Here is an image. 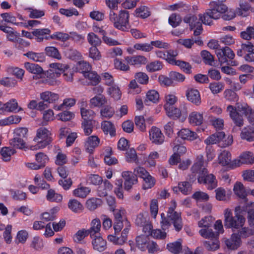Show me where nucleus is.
Returning <instances> with one entry per match:
<instances>
[{
	"label": "nucleus",
	"mask_w": 254,
	"mask_h": 254,
	"mask_svg": "<svg viewBox=\"0 0 254 254\" xmlns=\"http://www.w3.org/2000/svg\"><path fill=\"white\" fill-rule=\"evenodd\" d=\"M163 68L162 63L159 61H154L146 64V69L148 72H153L161 70Z\"/></svg>",
	"instance_id": "38"
},
{
	"label": "nucleus",
	"mask_w": 254,
	"mask_h": 254,
	"mask_svg": "<svg viewBox=\"0 0 254 254\" xmlns=\"http://www.w3.org/2000/svg\"><path fill=\"white\" fill-rule=\"evenodd\" d=\"M28 129L26 127L16 128L14 131V136L26 141L27 138Z\"/></svg>",
	"instance_id": "59"
},
{
	"label": "nucleus",
	"mask_w": 254,
	"mask_h": 254,
	"mask_svg": "<svg viewBox=\"0 0 254 254\" xmlns=\"http://www.w3.org/2000/svg\"><path fill=\"white\" fill-rule=\"evenodd\" d=\"M173 190L176 192H177L178 190H179L183 194L187 195L189 194L191 190V186L188 182H182L178 184V187H173Z\"/></svg>",
	"instance_id": "25"
},
{
	"label": "nucleus",
	"mask_w": 254,
	"mask_h": 254,
	"mask_svg": "<svg viewBox=\"0 0 254 254\" xmlns=\"http://www.w3.org/2000/svg\"><path fill=\"white\" fill-rule=\"evenodd\" d=\"M59 95L50 91H46L40 94V98L49 105L59 99Z\"/></svg>",
	"instance_id": "27"
},
{
	"label": "nucleus",
	"mask_w": 254,
	"mask_h": 254,
	"mask_svg": "<svg viewBox=\"0 0 254 254\" xmlns=\"http://www.w3.org/2000/svg\"><path fill=\"white\" fill-rule=\"evenodd\" d=\"M76 100L74 98H66L63 103L59 106H54V109L57 110H62L64 109V107H71L75 105Z\"/></svg>",
	"instance_id": "54"
},
{
	"label": "nucleus",
	"mask_w": 254,
	"mask_h": 254,
	"mask_svg": "<svg viewBox=\"0 0 254 254\" xmlns=\"http://www.w3.org/2000/svg\"><path fill=\"white\" fill-rule=\"evenodd\" d=\"M106 103L107 100L103 95L96 96L90 100L91 107H101Z\"/></svg>",
	"instance_id": "40"
},
{
	"label": "nucleus",
	"mask_w": 254,
	"mask_h": 254,
	"mask_svg": "<svg viewBox=\"0 0 254 254\" xmlns=\"http://www.w3.org/2000/svg\"><path fill=\"white\" fill-rule=\"evenodd\" d=\"M237 54L238 56L244 57L248 62H254V45L249 41L242 44L240 48L237 50Z\"/></svg>",
	"instance_id": "4"
},
{
	"label": "nucleus",
	"mask_w": 254,
	"mask_h": 254,
	"mask_svg": "<svg viewBox=\"0 0 254 254\" xmlns=\"http://www.w3.org/2000/svg\"><path fill=\"white\" fill-rule=\"evenodd\" d=\"M238 110L247 116V119L250 124L254 125V110H253L248 105L238 106Z\"/></svg>",
	"instance_id": "18"
},
{
	"label": "nucleus",
	"mask_w": 254,
	"mask_h": 254,
	"mask_svg": "<svg viewBox=\"0 0 254 254\" xmlns=\"http://www.w3.org/2000/svg\"><path fill=\"white\" fill-rule=\"evenodd\" d=\"M244 211H245L244 207L238 206L235 207V216H233L231 210L229 208L226 209L224 214L225 226L231 228L233 231L242 227L246 221L245 217L242 215Z\"/></svg>",
	"instance_id": "2"
},
{
	"label": "nucleus",
	"mask_w": 254,
	"mask_h": 254,
	"mask_svg": "<svg viewBox=\"0 0 254 254\" xmlns=\"http://www.w3.org/2000/svg\"><path fill=\"white\" fill-rule=\"evenodd\" d=\"M127 11L121 10L117 21L115 22V27L121 30L126 31L127 28Z\"/></svg>",
	"instance_id": "12"
},
{
	"label": "nucleus",
	"mask_w": 254,
	"mask_h": 254,
	"mask_svg": "<svg viewBox=\"0 0 254 254\" xmlns=\"http://www.w3.org/2000/svg\"><path fill=\"white\" fill-rule=\"evenodd\" d=\"M87 40L93 46H98L101 43V39L94 33L91 32L88 34Z\"/></svg>",
	"instance_id": "62"
},
{
	"label": "nucleus",
	"mask_w": 254,
	"mask_h": 254,
	"mask_svg": "<svg viewBox=\"0 0 254 254\" xmlns=\"http://www.w3.org/2000/svg\"><path fill=\"white\" fill-rule=\"evenodd\" d=\"M225 99L230 102H237L239 97L235 92L231 89H226L223 93Z\"/></svg>",
	"instance_id": "50"
},
{
	"label": "nucleus",
	"mask_w": 254,
	"mask_h": 254,
	"mask_svg": "<svg viewBox=\"0 0 254 254\" xmlns=\"http://www.w3.org/2000/svg\"><path fill=\"white\" fill-rule=\"evenodd\" d=\"M210 9L213 14L214 19H219L222 14L226 13L228 7L219 0L212 1L209 3Z\"/></svg>",
	"instance_id": "5"
},
{
	"label": "nucleus",
	"mask_w": 254,
	"mask_h": 254,
	"mask_svg": "<svg viewBox=\"0 0 254 254\" xmlns=\"http://www.w3.org/2000/svg\"><path fill=\"white\" fill-rule=\"evenodd\" d=\"M18 104L16 100L12 99L3 105V106L0 108V111L1 112L6 111L9 112L17 113L19 111L22 110L21 108L17 109Z\"/></svg>",
	"instance_id": "20"
},
{
	"label": "nucleus",
	"mask_w": 254,
	"mask_h": 254,
	"mask_svg": "<svg viewBox=\"0 0 254 254\" xmlns=\"http://www.w3.org/2000/svg\"><path fill=\"white\" fill-rule=\"evenodd\" d=\"M24 56L35 62H43L45 59L44 54L43 53H35L29 51L24 54Z\"/></svg>",
	"instance_id": "41"
},
{
	"label": "nucleus",
	"mask_w": 254,
	"mask_h": 254,
	"mask_svg": "<svg viewBox=\"0 0 254 254\" xmlns=\"http://www.w3.org/2000/svg\"><path fill=\"white\" fill-rule=\"evenodd\" d=\"M172 206L169 207L167 213V218L164 213L161 214V220L160 223L163 230L168 229L172 224L176 231H180L183 228V224L181 217V213L175 211L176 204L175 201H172Z\"/></svg>",
	"instance_id": "3"
},
{
	"label": "nucleus",
	"mask_w": 254,
	"mask_h": 254,
	"mask_svg": "<svg viewBox=\"0 0 254 254\" xmlns=\"http://www.w3.org/2000/svg\"><path fill=\"white\" fill-rule=\"evenodd\" d=\"M201 56L206 64L209 65H214V59L213 56L210 53L206 50H203L201 52Z\"/></svg>",
	"instance_id": "44"
},
{
	"label": "nucleus",
	"mask_w": 254,
	"mask_h": 254,
	"mask_svg": "<svg viewBox=\"0 0 254 254\" xmlns=\"http://www.w3.org/2000/svg\"><path fill=\"white\" fill-rule=\"evenodd\" d=\"M50 67L52 68H55L56 70H58V71H56L55 72L53 70H50L49 76L52 78L58 77L61 73L65 72L66 70L69 68V66L67 64L60 63L51 64H50Z\"/></svg>",
	"instance_id": "14"
},
{
	"label": "nucleus",
	"mask_w": 254,
	"mask_h": 254,
	"mask_svg": "<svg viewBox=\"0 0 254 254\" xmlns=\"http://www.w3.org/2000/svg\"><path fill=\"white\" fill-rule=\"evenodd\" d=\"M24 67L29 72L33 74H40L43 72V68L37 64L26 62Z\"/></svg>",
	"instance_id": "33"
},
{
	"label": "nucleus",
	"mask_w": 254,
	"mask_h": 254,
	"mask_svg": "<svg viewBox=\"0 0 254 254\" xmlns=\"http://www.w3.org/2000/svg\"><path fill=\"white\" fill-rule=\"evenodd\" d=\"M216 54L221 64L227 62L228 59H233L235 57L234 53L228 47H225L217 50L216 52Z\"/></svg>",
	"instance_id": "6"
},
{
	"label": "nucleus",
	"mask_w": 254,
	"mask_h": 254,
	"mask_svg": "<svg viewBox=\"0 0 254 254\" xmlns=\"http://www.w3.org/2000/svg\"><path fill=\"white\" fill-rule=\"evenodd\" d=\"M199 233L202 237L206 239L215 238L217 236V234L215 233L210 227L202 228L199 230Z\"/></svg>",
	"instance_id": "51"
},
{
	"label": "nucleus",
	"mask_w": 254,
	"mask_h": 254,
	"mask_svg": "<svg viewBox=\"0 0 254 254\" xmlns=\"http://www.w3.org/2000/svg\"><path fill=\"white\" fill-rule=\"evenodd\" d=\"M198 16L201 23L205 25H210L212 23V19H214L213 14L210 9H207L204 14H200Z\"/></svg>",
	"instance_id": "29"
},
{
	"label": "nucleus",
	"mask_w": 254,
	"mask_h": 254,
	"mask_svg": "<svg viewBox=\"0 0 254 254\" xmlns=\"http://www.w3.org/2000/svg\"><path fill=\"white\" fill-rule=\"evenodd\" d=\"M13 153V150L7 147H3L0 151L2 160L6 162L10 160L11 155Z\"/></svg>",
	"instance_id": "63"
},
{
	"label": "nucleus",
	"mask_w": 254,
	"mask_h": 254,
	"mask_svg": "<svg viewBox=\"0 0 254 254\" xmlns=\"http://www.w3.org/2000/svg\"><path fill=\"white\" fill-rule=\"evenodd\" d=\"M142 179L143 180L142 188L144 190L152 188L155 184V179L149 173L146 175Z\"/></svg>",
	"instance_id": "42"
},
{
	"label": "nucleus",
	"mask_w": 254,
	"mask_h": 254,
	"mask_svg": "<svg viewBox=\"0 0 254 254\" xmlns=\"http://www.w3.org/2000/svg\"><path fill=\"white\" fill-rule=\"evenodd\" d=\"M233 190L235 193L241 198H245L247 195L243 185L240 182H237L235 184Z\"/></svg>",
	"instance_id": "37"
},
{
	"label": "nucleus",
	"mask_w": 254,
	"mask_h": 254,
	"mask_svg": "<svg viewBox=\"0 0 254 254\" xmlns=\"http://www.w3.org/2000/svg\"><path fill=\"white\" fill-rule=\"evenodd\" d=\"M224 85L222 82H213L209 85V88L213 94H216L221 92L224 89Z\"/></svg>",
	"instance_id": "49"
},
{
	"label": "nucleus",
	"mask_w": 254,
	"mask_h": 254,
	"mask_svg": "<svg viewBox=\"0 0 254 254\" xmlns=\"http://www.w3.org/2000/svg\"><path fill=\"white\" fill-rule=\"evenodd\" d=\"M178 136L183 139L193 140L197 137L196 132L190 130L188 128H183L178 132Z\"/></svg>",
	"instance_id": "24"
},
{
	"label": "nucleus",
	"mask_w": 254,
	"mask_h": 254,
	"mask_svg": "<svg viewBox=\"0 0 254 254\" xmlns=\"http://www.w3.org/2000/svg\"><path fill=\"white\" fill-rule=\"evenodd\" d=\"M203 156L198 155L191 167V174L190 176V180H195L196 177L199 184H204L208 190H212L217 186V181L215 176L212 174H207V169L204 165Z\"/></svg>",
	"instance_id": "1"
},
{
	"label": "nucleus",
	"mask_w": 254,
	"mask_h": 254,
	"mask_svg": "<svg viewBox=\"0 0 254 254\" xmlns=\"http://www.w3.org/2000/svg\"><path fill=\"white\" fill-rule=\"evenodd\" d=\"M236 166H239L242 164H253L254 163V156L253 153L247 151L242 154L238 160L234 161Z\"/></svg>",
	"instance_id": "10"
},
{
	"label": "nucleus",
	"mask_w": 254,
	"mask_h": 254,
	"mask_svg": "<svg viewBox=\"0 0 254 254\" xmlns=\"http://www.w3.org/2000/svg\"><path fill=\"white\" fill-rule=\"evenodd\" d=\"M102 204V201L101 199L93 197L87 200L86 206L89 210L93 211L101 206Z\"/></svg>",
	"instance_id": "35"
},
{
	"label": "nucleus",
	"mask_w": 254,
	"mask_h": 254,
	"mask_svg": "<svg viewBox=\"0 0 254 254\" xmlns=\"http://www.w3.org/2000/svg\"><path fill=\"white\" fill-rule=\"evenodd\" d=\"M101 128L105 134L109 133L111 136L116 135V130L113 124L109 121H104L101 124Z\"/></svg>",
	"instance_id": "34"
},
{
	"label": "nucleus",
	"mask_w": 254,
	"mask_h": 254,
	"mask_svg": "<svg viewBox=\"0 0 254 254\" xmlns=\"http://www.w3.org/2000/svg\"><path fill=\"white\" fill-rule=\"evenodd\" d=\"M141 91L140 87L137 84L136 80L134 79L132 80L129 83L128 89V93L137 94Z\"/></svg>",
	"instance_id": "60"
},
{
	"label": "nucleus",
	"mask_w": 254,
	"mask_h": 254,
	"mask_svg": "<svg viewBox=\"0 0 254 254\" xmlns=\"http://www.w3.org/2000/svg\"><path fill=\"white\" fill-rule=\"evenodd\" d=\"M186 96L189 101L198 106L201 103V98L198 90L189 88L187 90Z\"/></svg>",
	"instance_id": "13"
},
{
	"label": "nucleus",
	"mask_w": 254,
	"mask_h": 254,
	"mask_svg": "<svg viewBox=\"0 0 254 254\" xmlns=\"http://www.w3.org/2000/svg\"><path fill=\"white\" fill-rule=\"evenodd\" d=\"M189 121L192 126H200L203 122V115L196 111L190 113L189 116Z\"/></svg>",
	"instance_id": "19"
},
{
	"label": "nucleus",
	"mask_w": 254,
	"mask_h": 254,
	"mask_svg": "<svg viewBox=\"0 0 254 254\" xmlns=\"http://www.w3.org/2000/svg\"><path fill=\"white\" fill-rule=\"evenodd\" d=\"M81 115L83 121H93L95 116V113L91 110L82 108L80 109Z\"/></svg>",
	"instance_id": "47"
},
{
	"label": "nucleus",
	"mask_w": 254,
	"mask_h": 254,
	"mask_svg": "<svg viewBox=\"0 0 254 254\" xmlns=\"http://www.w3.org/2000/svg\"><path fill=\"white\" fill-rule=\"evenodd\" d=\"M0 16L2 18L3 20L7 22L12 23L16 25H22L25 27H27V25L25 23L22 22H16V18L13 16L11 13H3L0 14Z\"/></svg>",
	"instance_id": "32"
},
{
	"label": "nucleus",
	"mask_w": 254,
	"mask_h": 254,
	"mask_svg": "<svg viewBox=\"0 0 254 254\" xmlns=\"http://www.w3.org/2000/svg\"><path fill=\"white\" fill-rule=\"evenodd\" d=\"M134 15L136 17L146 18L150 15V12L147 7L141 6L136 9L134 12Z\"/></svg>",
	"instance_id": "43"
},
{
	"label": "nucleus",
	"mask_w": 254,
	"mask_h": 254,
	"mask_svg": "<svg viewBox=\"0 0 254 254\" xmlns=\"http://www.w3.org/2000/svg\"><path fill=\"white\" fill-rule=\"evenodd\" d=\"M218 159L219 163L222 166H227L231 163V154L229 151L223 150L218 155Z\"/></svg>",
	"instance_id": "28"
},
{
	"label": "nucleus",
	"mask_w": 254,
	"mask_h": 254,
	"mask_svg": "<svg viewBox=\"0 0 254 254\" xmlns=\"http://www.w3.org/2000/svg\"><path fill=\"white\" fill-rule=\"evenodd\" d=\"M21 120V118L17 115H12L8 117L5 120L1 121L0 123H2V125L6 126L10 124H18Z\"/></svg>",
	"instance_id": "61"
},
{
	"label": "nucleus",
	"mask_w": 254,
	"mask_h": 254,
	"mask_svg": "<svg viewBox=\"0 0 254 254\" xmlns=\"http://www.w3.org/2000/svg\"><path fill=\"white\" fill-rule=\"evenodd\" d=\"M134 78L141 84L146 85L149 82V77L145 72H138L136 73Z\"/></svg>",
	"instance_id": "55"
},
{
	"label": "nucleus",
	"mask_w": 254,
	"mask_h": 254,
	"mask_svg": "<svg viewBox=\"0 0 254 254\" xmlns=\"http://www.w3.org/2000/svg\"><path fill=\"white\" fill-rule=\"evenodd\" d=\"M239 6L236 10V13L243 17L247 16L250 11H254V9L252 7L250 4L244 0L240 1Z\"/></svg>",
	"instance_id": "17"
},
{
	"label": "nucleus",
	"mask_w": 254,
	"mask_h": 254,
	"mask_svg": "<svg viewBox=\"0 0 254 254\" xmlns=\"http://www.w3.org/2000/svg\"><path fill=\"white\" fill-rule=\"evenodd\" d=\"M101 225L99 219L96 218L93 219L91 223V227L89 229L87 230V233L90 236L91 238H93L97 233H99Z\"/></svg>",
	"instance_id": "26"
},
{
	"label": "nucleus",
	"mask_w": 254,
	"mask_h": 254,
	"mask_svg": "<svg viewBox=\"0 0 254 254\" xmlns=\"http://www.w3.org/2000/svg\"><path fill=\"white\" fill-rule=\"evenodd\" d=\"M92 242L93 249L99 252L104 251L107 248L106 240L100 236H95Z\"/></svg>",
	"instance_id": "15"
},
{
	"label": "nucleus",
	"mask_w": 254,
	"mask_h": 254,
	"mask_svg": "<svg viewBox=\"0 0 254 254\" xmlns=\"http://www.w3.org/2000/svg\"><path fill=\"white\" fill-rule=\"evenodd\" d=\"M46 198L49 201L58 202L62 201L63 196L62 195L56 193L54 190L49 189L48 190Z\"/></svg>",
	"instance_id": "48"
},
{
	"label": "nucleus",
	"mask_w": 254,
	"mask_h": 254,
	"mask_svg": "<svg viewBox=\"0 0 254 254\" xmlns=\"http://www.w3.org/2000/svg\"><path fill=\"white\" fill-rule=\"evenodd\" d=\"M240 36L242 39L246 40L254 39V26L247 27L245 31L241 32Z\"/></svg>",
	"instance_id": "56"
},
{
	"label": "nucleus",
	"mask_w": 254,
	"mask_h": 254,
	"mask_svg": "<svg viewBox=\"0 0 254 254\" xmlns=\"http://www.w3.org/2000/svg\"><path fill=\"white\" fill-rule=\"evenodd\" d=\"M177 98L175 95L168 94L165 97L166 103L164 105L165 109L169 108L170 107L174 106V104L177 102Z\"/></svg>",
	"instance_id": "64"
},
{
	"label": "nucleus",
	"mask_w": 254,
	"mask_h": 254,
	"mask_svg": "<svg viewBox=\"0 0 254 254\" xmlns=\"http://www.w3.org/2000/svg\"><path fill=\"white\" fill-rule=\"evenodd\" d=\"M108 93L112 97L117 100L120 99L121 96V92L119 88L116 85L109 87Z\"/></svg>",
	"instance_id": "57"
},
{
	"label": "nucleus",
	"mask_w": 254,
	"mask_h": 254,
	"mask_svg": "<svg viewBox=\"0 0 254 254\" xmlns=\"http://www.w3.org/2000/svg\"><path fill=\"white\" fill-rule=\"evenodd\" d=\"M46 55L49 57L60 60L61 55L58 50L54 47H47L45 49Z\"/></svg>",
	"instance_id": "52"
},
{
	"label": "nucleus",
	"mask_w": 254,
	"mask_h": 254,
	"mask_svg": "<svg viewBox=\"0 0 254 254\" xmlns=\"http://www.w3.org/2000/svg\"><path fill=\"white\" fill-rule=\"evenodd\" d=\"M147 59L143 56L138 55L128 57V64L139 67L142 65L146 64Z\"/></svg>",
	"instance_id": "21"
},
{
	"label": "nucleus",
	"mask_w": 254,
	"mask_h": 254,
	"mask_svg": "<svg viewBox=\"0 0 254 254\" xmlns=\"http://www.w3.org/2000/svg\"><path fill=\"white\" fill-rule=\"evenodd\" d=\"M50 131L47 128L41 127L37 130L36 137L34 139V140H38L40 139L44 140H52V137L50 136Z\"/></svg>",
	"instance_id": "30"
},
{
	"label": "nucleus",
	"mask_w": 254,
	"mask_h": 254,
	"mask_svg": "<svg viewBox=\"0 0 254 254\" xmlns=\"http://www.w3.org/2000/svg\"><path fill=\"white\" fill-rule=\"evenodd\" d=\"M167 115L173 119H177L181 116L180 110L175 106L165 109Z\"/></svg>",
	"instance_id": "45"
},
{
	"label": "nucleus",
	"mask_w": 254,
	"mask_h": 254,
	"mask_svg": "<svg viewBox=\"0 0 254 254\" xmlns=\"http://www.w3.org/2000/svg\"><path fill=\"white\" fill-rule=\"evenodd\" d=\"M90 190L87 187H81L74 190L73 191V195L77 197L84 198L90 192Z\"/></svg>",
	"instance_id": "58"
},
{
	"label": "nucleus",
	"mask_w": 254,
	"mask_h": 254,
	"mask_svg": "<svg viewBox=\"0 0 254 254\" xmlns=\"http://www.w3.org/2000/svg\"><path fill=\"white\" fill-rule=\"evenodd\" d=\"M84 76L86 78L90 80L91 84L92 85H96L98 84L101 79L100 76L97 74V73L94 71H90V70L88 72H86L84 73Z\"/></svg>",
	"instance_id": "39"
},
{
	"label": "nucleus",
	"mask_w": 254,
	"mask_h": 254,
	"mask_svg": "<svg viewBox=\"0 0 254 254\" xmlns=\"http://www.w3.org/2000/svg\"><path fill=\"white\" fill-rule=\"evenodd\" d=\"M227 111L234 124L238 127H241L244 125V120L242 116L237 111L236 107L229 105L227 107Z\"/></svg>",
	"instance_id": "8"
},
{
	"label": "nucleus",
	"mask_w": 254,
	"mask_h": 254,
	"mask_svg": "<svg viewBox=\"0 0 254 254\" xmlns=\"http://www.w3.org/2000/svg\"><path fill=\"white\" fill-rule=\"evenodd\" d=\"M149 242L147 236L141 235L136 237V245L140 250L144 251L146 250V247Z\"/></svg>",
	"instance_id": "46"
},
{
	"label": "nucleus",
	"mask_w": 254,
	"mask_h": 254,
	"mask_svg": "<svg viewBox=\"0 0 254 254\" xmlns=\"http://www.w3.org/2000/svg\"><path fill=\"white\" fill-rule=\"evenodd\" d=\"M225 134L223 131L217 132L205 139L204 142L207 145L221 143L222 140L225 138Z\"/></svg>",
	"instance_id": "16"
},
{
	"label": "nucleus",
	"mask_w": 254,
	"mask_h": 254,
	"mask_svg": "<svg viewBox=\"0 0 254 254\" xmlns=\"http://www.w3.org/2000/svg\"><path fill=\"white\" fill-rule=\"evenodd\" d=\"M149 133L150 140L152 143L160 145L164 142V136L159 128L154 126L152 127Z\"/></svg>",
	"instance_id": "7"
},
{
	"label": "nucleus",
	"mask_w": 254,
	"mask_h": 254,
	"mask_svg": "<svg viewBox=\"0 0 254 254\" xmlns=\"http://www.w3.org/2000/svg\"><path fill=\"white\" fill-rule=\"evenodd\" d=\"M51 31L49 28L36 29L32 31V34L35 37L36 40L41 42L44 40H50Z\"/></svg>",
	"instance_id": "9"
},
{
	"label": "nucleus",
	"mask_w": 254,
	"mask_h": 254,
	"mask_svg": "<svg viewBox=\"0 0 254 254\" xmlns=\"http://www.w3.org/2000/svg\"><path fill=\"white\" fill-rule=\"evenodd\" d=\"M184 21L189 24L190 29L195 28L197 26V23H201L199 18L198 19L195 15L190 14L187 15L184 17Z\"/></svg>",
	"instance_id": "36"
},
{
	"label": "nucleus",
	"mask_w": 254,
	"mask_h": 254,
	"mask_svg": "<svg viewBox=\"0 0 254 254\" xmlns=\"http://www.w3.org/2000/svg\"><path fill=\"white\" fill-rule=\"evenodd\" d=\"M100 143V139L96 135H92L87 138L85 147L87 151L92 153L94 149L97 147Z\"/></svg>",
	"instance_id": "22"
},
{
	"label": "nucleus",
	"mask_w": 254,
	"mask_h": 254,
	"mask_svg": "<svg viewBox=\"0 0 254 254\" xmlns=\"http://www.w3.org/2000/svg\"><path fill=\"white\" fill-rule=\"evenodd\" d=\"M25 141L21 138L14 136L13 138L9 140V143L16 148L22 149L25 147Z\"/></svg>",
	"instance_id": "53"
},
{
	"label": "nucleus",
	"mask_w": 254,
	"mask_h": 254,
	"mask_svg": "<svg viewBox=\"0 0 254 254\" xmlns=\"http://www.w3.org/2000/svg\"><path fill=\"white\" fill-rule=\"evenodd\" d=\"M167 249L173 254H179L182 250L181 240L168 244Z\"/></svg>",
	"instance_id": "31"
},
{
	"label": "nucleus",
	"mask_w": 254,
	"mask_h": 254,
	"mask_svg": "<svg viewBox=\"0 0 254 254\" xmlns=\"http://www.w3.org/2000/svg\"><path fill=\"white\" fill-rule=\"evenodd\" d=\"M241 137L242 139L251 142L254 140V127L248 126L241 131Z\"/></svg>",
	"instance_id": "23"
},
{
	"label": "nucleus",
	"mask_w": 254,
	"mask_h": 254,
	"mask_svg": "<svg viewBox=\"0 0 254 254\" xmlns=\"http://www.w3.org/2000/svg\"><path fill=\"white\" fill-rule=\"evenodd\" d=\"M227 248L231 250L237 249L241 244V240L239 234L233 233L230 239L225 241Z\"/></svg>",
	"instance_id": "11"
}]
</instances>
